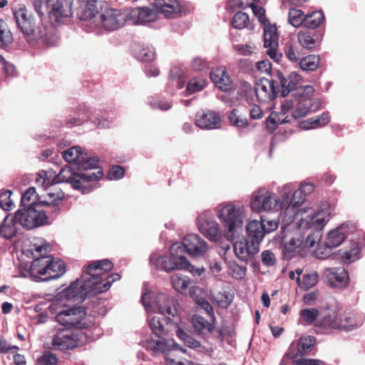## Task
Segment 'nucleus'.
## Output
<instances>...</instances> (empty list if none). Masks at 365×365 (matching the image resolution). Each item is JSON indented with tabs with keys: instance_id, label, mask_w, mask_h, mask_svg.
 <instances>
[{
	"instance_id": "46",
	"label": "nucleus",
	"mask_w": 365,
	"mask_h": 365,
	"mask_svg": "<svg viewBox=\"0 0 365 365\" xmlns=\"http://www.w3.org/2000/svg\"><path fill=\"white\" fill-rule=\"evenodd\" d=\"M13 41V36L7 24L0 19V48H4Z\"/></svg>"
},
{
	"instance_id": "20",
	"label": "nucleus",
	"mask_w": 365,
	"mask_h": 365,
	"mask_svg": "<svg viewBox=\"0 0 365 365\" xmlns=\"http://www.w3.org/2000/svg\"><path fill=\"white\" fill-rule=\"evenodd\" d=\"M286 187H284V190ZM314 191V185L311 183H303L301 184L299 189L296 190L290 197V194L286 191H284L283 195L285 196L284 205L288 207L292 206L297 207L299 205L301 202L304 200V197L307 195L312 193Z\"/></svg>"
},
{
	"instance_id": "57",
	"label": "nucleus",
	"mask_w": 365,
	"mask_h": 365,
	"mask_svg": "<svg viewBox=\"0 0 365 365\" xmlns=\"http://www.w3.org/2000/svg\"><path fill=\"white\" fill-rule=\"evenodd\" d=\"M170 78L171 80H177V88L181 89L184 87L185 81L183 78L182 71L178 68L173 67L170 69Z\"/></svg>"
},
{
	"instance_id": "41",
	"label": "nucleus",
	"mask_w": 365,
	"mask_h": 365,
	"mask_svg": "<svg viewBox=\"0 0 365 365\" xmlns=\"http://www.w3.org/2000/svg\"><path fill=\"white\" fill-rule=\"evenodd\" d=\"M285 356L292 360L293 365L300 364L301 361H304L301 351L300 344H291Z\"/></svg>"
},
{
	"instance_id": "28",
	"label": "nucleus",
	"mask_w": 365,
	"mask_h": 365,
	"mask_svg": "<svg viewBox=\"0 0 365 365\" xmlns=\"http://www.w3.org/2000/svg\"><path fill=\"white\" fill-rule=\"evenodd\" d=\"M233 247L236 256L242 261H247L250 256H254L259 250V247L250 243L247 239L244 242H236Z\"/></svg>"
},
{
	"instance_id": "55",
	"label": "nucleus",
	"mask_w": 365,
	"mask_h": 365,
	"mask_svg": "<svg viewBox=\"0 0 365 365\" xmlns=\"http://www.w3.org/2000/svg\"><path fill=\"white\" fill-rule=\"evenodd\" d=\"M285 56L292 62L297 63L300 59L301 53L299 47L287 44L284 48Z\"/></svg>"
},
{
	"instance_id": "60",
	"label": "nucleus",
	"mask_w": 365,
	"mask_h": 365,
	"mask_svg": "<svg viewBox=\"0 0 365 365\" xmlns=\"http://www.w3.org/2000/svg\"><path fill=\"white\" fill-rule=\"evenodd\" d=\"M262 262L264 266L271 267L276 264L277 259L271 250H264L261 254Z\"/></svg>"
},
{
	"instance_id": "25",
	"label": "nucleus",
	"mask_w": 365,
	"mask_h": 365,
	"mask_svg": "<svg viewBox=\"0 0 365 365\" xmlns=\"http://www.w3.org/2000/svg\"><path fill=\"white\" fill-rule=\"evenodd\" d=\"M329 219L327 211L320 210L317 212H314L309 214L306 219L302 220V223H305L306 226L309 228L314 229V231L319 230L321 232Z\"/></svg>"
},
{
	"instance_id": "52",
	"label": "nucleus",
	"mask_w": 365,
	"mask_h": 365,
	"mask_svg": "<svg viewBox=\"0 0 365 365\" xmlns=\"http://www.w3.org/2000/svg\"><path fill=\"white\" fill-rule=\"evenodd\" d=\"M212 296L213 302H215L220 307L227 308L232 303V296L225 292H218Z\"/></svg>"
},
{
	"instance_id": "61",
	"label": "nucleus",
	"mask_w": 365,
	"mask_h": 365,
	"mask_svg": "<svg viewBox=\"0 0 365 365\" xmlns=\"http://www.w3.org/2000/svg\"><path fill=\"white\" fill-rule=\"evenodd\" d=\"M205 84V81L203 79L192 78L188 82L187 90L191 93L198 92L204 88Z\"/></svg>"
},
{
	"instance_id": "18",
	"label": "nucleus",
	"mask_w": 365,
	"mask_h": 365,
	"mask_svg": "<svg viewBox=\"0 0 365 365\" xmlns=\"http://www.w3.org/2000/svg\"><path fill=\"white\" fill-rule=\"evenodd\" d=\"M71 15L72 12L70 5H64L63 1L60 0H51L48 11V19L51 22L63 23Z\"/></svg>"
},
{
	"instance_id": "4",
	"label": "nucleus",
	"mask_w": 365,
	"mask_h": 365,
	"mask_svg": "<svg viewBox=\"0 0 365 365\" xmlns=\"http://www.w3.org/2000/svg\"><path fill=\"white\" fill-rule=\"evenodd\" d=\"M301 81L302 76L295 72L286 76L282 72L277 71L274 78L269 80L262 78L257 83V98L260 102H268L274 99L280 91L281 96L284 98L291 91L302 88L299 86Z\"/></svg>"
},
{
	"instance_id": "23",
	"label": "nucleus",
	"mask_w": 365,
	"mask_h": 365,
	"mask_svg": "<svg viewBox=\"0 0 365 365\" xmlns=\"http://www.w3.org/2000/svg\"><path fill=\"white\" fill-rule=\"evenodd\" d=\"M247 240L250 243L259 248V245L262 241L265 234V227L263 222L258 220H252L246 227Z\"/></svg>"
},
{
	"instance_id": "8",
	"label": "nucleus",
	"mask_w": 365,
	"mask_h": 365,
	"mask_svg": "<svg viewBox=\"0 0 365 365\" xmlns=\"http://www.w3.org/2000/svg\"><path fill=\"white\" fill-rule=\"evenodd\" d=\"M14 16L21 32L28 38L41 39L47 43L48 32L45 27L36 29L34 17L26 8H20L14 12Z\"/></svg>"
},
{
	"instance_id": "3",
	"label": "nucleus",
	"mask_w": 365,
	"mask_h": 365,
	"mask_svg": "<svg viewBox=\"0 0 365 365\" xmlns=\"http://www.w3.org/2000/svg\"><path fill=\"white\" fill-rule=\"evenodd\" d=\"M103 175L101 170L95 173L78 168V170L75 172L70 166H65L52 179L48 178L46 171H40L36 178V183L48 187L55 184L66 182L70 184L73 189L81 190L82 193H87L93 190L91 182L98 180Z\"/></svg>"
},
{
	"instance_id": "50",
	"label": "nucleus",
	"mask_w": 365,
	"mask_h": 365,
	"mask_svg": "<svg viewBox=\"0 0 365 365\" xmlns=\"http://www.w3.org/2000/svg\"><path fill=\"white\" fill-rule=\"evenodd\" d=\"M173 331H175L178 338L184 342H197L196 340H193L191 331L184 327H180L174 323Z\"/></svg>"
},
{
	"instance_id": "13",
	"label": "nucleus",
	"mask_w": 365,
	"mask_h": 365,
	"mask_svg": "<svg viewBox=\"0 0 365 365\" xmlns=\"http://www.w3.org/2000/svg\"><path fill=\"white\" fill-rule=\"evenodd\" d=\"M173 322L167 317L165 318H160L159 317H153L150 322L149 325L153 333L159 338L155 342H168L170 337L173 336L170 332L173 331ZM150 342H155L151 340Z\"/></svg>"
},
{
	"instance_id": "42",
	"label": "nucleus",
	"mask_w": 365,
	"mask_h": 365,
	"mask_svg": "<svg viewBox=\"0 0 365 365\" xmlns=\"http://www.w3.org/2000/svg\"><path fill=\"white\" fill-rule=\"evenodd\" d=\"M329 115L328 113H323L321 116L312 117L303 123V127L305 129L324 126L329 122Z\"/></svg>"
},
{
	"instance_id": "34",
	"label": "nucleus",
	"mask_w": 365,
	"mask_h": 365,
	"mask_svg": "<svg viewBox=\"0 0 365 365\" xmlns=\"http://www.w3.org/2000/svg\"><path fill=\"white\" fill-rule=\"evenodd\" d=\"M195 331L198 334H205L211 332L213 329V321H208L200 314H195L192 318Z\"/></svg>"
},
{
	"instance_id": "54",
	"label": "nucleus",
	"mask_w": 365,
	"mask_h": 365,
	"mask_svg": "<svg viewBox=\"0 0 365 365\" xmlns=\"http://www.w3.org/2000/svg\"><path fill=\"white\" fill-rule=\"evenodd\" d=\"M12 192L11 190H5L0 194V206L5 211H10L14 207L13 199H11Z\"/></svg>"
},
{
	"instance_id": "5",
	"label": "nucleus",
	"mask_w": 365,
	"mask_h": 365,
	"mask_svg": "<svg viewBox=\"0 0 365 365\" xmlns=\"http://www.w3.org/2000/svg\"><path fill=\"white\" fill-rule=\"evenodd\" d=\"M351 237V247L347 250H339L343 263L349 264L359 258V235L356 226L350 222H345L331 230L327 235L324 245L326 248L332 249L339 246L346 238Z\"/></svg>"
},
{
	"instance_id": "38",
	"label": "nucleus",
	"mask_w": 365,
	"mask_h": 365,
	"mask_svg": "<svg viewBox=\"0 0 365 365\" xmlns=\"http://www.w3.org/2000/svg\"><path fill=\"white\" fill-rule=\"evenodd\" d=\"M324 16L322 11H314L305 16L303 28L309 30L317 29L324 21Z\"/></svg>"
},
{
	"instance_id": "15",
	"label": "nucleus",
	"mask_w": 365,
	"mask_h": 365,
	"mask_svg": "<svg viewBox=\"0 0 365 365\" xmlns=\"http://www.w3.org/2000/svg\"><path fill=\"white\" fill-rule=\"evenodd\" d=\"M183 247L184 253L187 252L190 256H202L207 250V242L197 234L186 235L180 243Z\"/></svg>"
},
{
	"instance_id": "31",
	"label": "nucleus",
	"mask_w": 365,
	"mask_h": 365,
	"mask_svg": "<svg viewBox=\"0 0 365 365\" xmlns=\"http://www.w3.org/2000/svg\"><path fill=\"white\" fill-rule=\"evenodd\" d=\"M130 16L135 23H145L153 20L155 13L148 7H137L130 11Z\"/></svg>"
},
{
	"instance_id": "2",
	"label": "nucleus",
	"mask_w": 365,
	"mask_h": 365,
	"mask_svg": "<svg viewBox=\"0 0 365 365\" xmlns=\"http://www.w3.org/2000/svg\"><path fill=\"white\" fill-rule=\"evenodd\" d=\"M65 197L64 192L60 190L56 192H48L40 201L38 207H21L14 215L19 225L31 230L48 223V217H56L60 212V204Z\"/></svg>"
},
{
	"instance_id": "6",
	"label": "nucleus",
	"mask_w": 365,
	"mask_h": 365,
	"mask_svg": "<svg viewBox=\"0 0 365 365\" xmlns=\"http://www.w3.org/2000/svg\"><path fill=\"white\" fill-rule=\"evenodd\" d=\"M170 256H150V262L155 264L159 270L170 272L175 269H187L193 272V267L184 256V250L178 242L172 245L170 250Z\"/></svg>"
},
{
	"instance_id": "59",
	"label": "nucleus",
	"mask_w": 365,
	"mask_h": 365,
	"mask_svg": "<svg viewBox=\"0 0 365 365\" xmlns=\"http://www.w3.org/2000/svg\"><path fill=\"white\" fill-rule=\"evenodd\" d=\"M219 334L222 341H229L232 339V338L235 336L236 332L232 326L223 325L219 330Z\"/></svg>"
},
{
	"instance_id": "49",
	"label": "nucleus",
	"mask_w": 365,
	"mask_h": 365,
	"mask_svg": "<svg viewBox=\"0 0 365 365\" xmlns=\"http://www.w3.org/2000/svg\"><path fill=\"white\" fill-rule=\"evenodd\" d=\"M98 14V2L96 1L88 3L80 15V19L83 21L91 20L96 18Z\"/></svg>"
},
{
	"instance_id": "64",
	"label": "nucleus",
	"mask_w": 365,
	"mask_h": 365,
	"mask_svg": "<svg viewBox=\"0 0 365 365\" xmlns=\"http://www.w3.org/2000/svg\"><path fill=\"white\" fill-rule=\"evenodd\" d=\"M197 304L206 312L210 321H214L213 309L211 304L205 299H198Z\"/></svg>"
},
{
	"instance_id": "10",
	"label": "nucleus",
	"mask_w": 365,
	"mask_h": 365,
	"mask_svg": "<svg viewBox=\"0 0 365 365\" xmlns=\"http://www.w3.org/2000/svg\"><path fill=\"white\" fill-rule=\"evenodd\" d=\"M145 349L153 356L164 354L167 365H175V360L186 353V349L178 344H146Z\"/></svg>"
},
{
	"instance_id": "11",
	"label": "nucleus",
	"mask_w": 365,
	"mask_h": 365,
	"mask_svg": "<svg viewBox=\"0 0 365 365\" xmlns=\"http://www.w3.org/2000/svg\"><path fill=\"white\" fill-rule=\"evenodd\" d=\"M63 157L68 163H75L79 169L84 171L98 168L99 163V158L97 156L93 158L85 156L79 146H74L63 151Z\"/></svg>"
},
{
	"instance_id": "7",
	"label": "nucleus",
	"mask_w": 365,
	"mask_h": 365,
	"mask_svg": "<svg viewBox=\"0 0 365 365\" xmlns=\"http://www.w3.org/2000/svg\"><path fill=\"white\" fill-rule=\"evenodd\" d=\"M244 207L232 202L221 204L217 207V217L226 230L225 237L232 238L237 229L242 226Z\"/></svg>"
},
{
	"instance_id": "32",
	"label": "nucleus",
	"mask_w": 365,
	"mask_h": 365,
	"mask_svg": "<svg viewBox=\"0 0 365 365\" xmlns=\"http://www.w3.org/2000/svg\"><path fill=\"white\" fill-rule=\"evenodd\" d=\"M45 196L46 195L39 197L36 192V188L34 187H31L28 190H26V191L21 196V207H38V205H40V201H43V197Z\"/></svg>"
},
{
	"instance_id": "51",
	"label": "nucleus",
	"mask_w": 365,
	"mask_h": 365,
	"mask_svg": "<svg viewBox=\"0 0 365 365\" xmlns=\"http://www.w3.org/2000/svg\"><path fill=\"white\" fill-rule=\"evenodd\" d=\"M297 281L298 284L303 289H309L317 283L318 275L317 273L304 274L302 282L300 281V278L299 277H297Z\"/></svg>"
},
{
	"instance_id": "26",
	"label": "nucleus",
	"mask_w": 365,
	"mask_h": 365,
	"mask_svg": "<svg viewBox=\"0 0 365 365\" xmlns=\"http://www.w3.org/2000/svg\"><path fill=\"white\" fill-rule=\"evenodd\" d=\"M327 277L329 284L334 287H344L349 280L348 272L342 267H334L327 269Z\"/></svg>"
},
{
	"instance_id": "43",
	"label": "nucleus",
	"mask_w": 365,
	"mask_h": 365,
	"mask_svg": "<svg viewBox=\"0 0 365 365\" xmlns=\"http://www.w3.org/2000/svg\"><path fill=\"white\" fill-rule=\"evenodd\" d=\"M300 45L307 49H312L316 46V41L310 31L301 30L297 35Z\"/></svg>"
},
{
	"instance_id": "45",
	"label": "nucleus",
	"mask_w": 365,
	"mask_h": 365,
	"mask_svg": "<svg viewBox=\"0 0 365 365\" xmlns=\"http://www.w3.org/2000/svg\"><path fill=\"white\" fill-rule=\"evenodd\" d=\"M136 58L141 61H151L155 58V52L153 48L148 46H137L134 48Z\"/></svg>"
},
{
	"instance_id": "30",
	"label": "nucleus",
	"mask_w": 365,
	"mask_h": 365,
	"mask_svg": "<svg viewBox=\"0 0 365 365\" xmlns=\"http://www.w3.org/2000/svg\"><path fill=\"white\" fill-rule=\"evenodd\" d=\"M49 261L50 256H40L34 259L30 267L31 275L34 277H37L38 275L46 277Z\"/></svg>"
},
{
	"instance_id": "29",
	"label": "nucleus",
	"mask_w": 365,
	"mask_h": 365,
	"mask_svg": "<svg viewBox=\"0 0 365 365\" xmlns=\"http://www.w3.org/2000/svg\"><path fill=\"white\" fill-rule=\"evenodd\" d=\"M19 224L17 220L14 219V216L6 215L0 224V236L5 239H12L17 233Z\"/></svg>"
},
{
	"instance_id": "14",
	"label": "nucleus",
	"mask_w": 365,
	"mask_h": 365,
	"mask_svg": "<svg viewBox=\"0 0 365 365\" xmlns=\"http://www.w3.org/2000/svg\"><path fill=\"white\" fill-rule=\"evenodd\" d=\"M128 12L115 9H106L100 14L99 19L103 27L107 30H116L124 25Z\"/></svg>"
},
{
	"instance_id": "35",
	"label": "nucleus",
	"mask_w": 365,
	"mask_h": 365,
	"mask_svg": "<svg viewBox=\"0 0 365 365\" xmlns=\"http://www.w3.org/2000/svg\"><path fill=\"white\" fill-rule=\"evenodd\" d=\"M48 267L47 269L46 277L43 278L44 280L56 279L64 274L65 264L63 261H55L54 259L50 256V261L48 262Z\"/></svg>"
},
{
	"instance_id": "44",
	"label": "nucleus",
	"mask_w": 365,
	"mask_h": 365,
	"mask_svg": "<svg viewBox=\"0 0 365 365\" xmlns=\"http://www.w3.org/2000/svg\"><path fill=\"white\" fill-rule=\"evenodd\" d=\"M305 16L304 12L298 9L292 8L289 11L288 21L294 27L298 28L300 26H304Z\"/></svg>"
},
{
	"instance_id": "36",
	"label": "nucleus",
	"mask_w": 365,
	"mask_h": 365,
	"mask_svg": "<svg viewBox=\"0 0 365 365\" xmlns=\"http://www.w3.org/2000/svg\"><path fill=\"white\" fill-rule=\"evenodd\" d=\"M287 237L282 239V252L284 258L289 259L293 256V253L298 247H302V242L299 235L292 236L288 240H286Z\"/></svg>"
},
{
	"instance_id": "56",
	"label": "nucleus",
	"mask_w": 365,
	"mask_h": 365,
	"mask_svg": "<svg viewBox=\"0 0 365 365\" xmlns=\"http://www.w3.org/2000/svg\"><path fill=\"white\" fill-rule=\"evenodd\" d=\"M319 315V311L315 308L304 309L300 311L301 318L308 324H312Z\"/></svg>"
},
{
	"instance_id": "63",
	"label": "nucleus",
	"mask_w": 365,
	"mask_h": 365,
	"mask_svg": "<svg viewBox=\"0 0 365 365\" xmlns=\"http://www.w3.org/2000/svg\"><path fill=\"white\" fill-rule=\"evenodd\" d=\"M192 68L197 71H203L208 68V63L200 57L195 58L191 64Z\"/></svg>"
},
{
	"instance_id": "12",
	"label": "nucleus",
	"mask_w": 365,
	"mask_h": 365,
	"mask_svg": "<svg viewBox=\"0 0 365 365\" xmlns=\"http://www.w3.org/2000/svg\"><path fill=\"white\" fill-rule=\"evenodd\" d=\"M197 225L200 232L210 240L218 242L222 237V231L210 212L201 213L197 219Z\"/></svg>"
},
{
	"instance_id": "53",
	"label": "nucleus",
	"mask_w": 365,
	"mask_h": 365,
	"mask_svg": "<svg viewBox=\"0 0 365 365\" xmlns=\"http://www.w3.org/2000/svg\"><path fill=\"white\" fill-rule=\"evenodd\" d=\"M51 1V0H32L34 8L41 18L46 14L48 16Z\"/></svg>"
},
{
	"instance_id": "16",
	"label": "nucleus",
	"mask_w": 365,
	"mask_h": 365,
	"mask_svg": "<svg viewBox=\"0 0 365 365\" xmlns=\"http://www.w3.org/2000/svg\"><path fill=\"white\" fill-rule=\"evenodd\" d=\"M155 307L158 309L159 313L167 317L168 319L170 317H173L178 314V301L170 295L164 293H158L155 298Z\"/></svg>"
},
{
	"instance_id": "33",
	"label": "nucleus",
	"mask_w": 365,
	"mask_h": 365,
	"mask_svg": "<svg viewBox=\"0 0 365 365\" xmlns=\"http://www.w3.org/2000/svg\"><path fill=\"white\" fill-rule=\"evenodd\" d=\"M322 237V233L319 230L312 231L310 234H309L305 240L301 239L302 242V248H312L315 247L317 245L316 253L317 255H322L319 256L321 258H324L328 255V253H324V252H320L321 248L319 247V242Z\"/></svg>"
},
{
	"instance_id": "9",
	"label": "nucleus",
	"mask_w": 365,
	"mask_h": 365,
	"mask_svg": "<svg viewBox=\"0 0 365 365\" xmlns=\"http://www.w3.org/2000/svg\"><path fill=\"white\" fill-rule=\"evenodd\" d=\"M285 196L280 200L273 193L266 188H259L252 193L250 207L252 211L259 212L262 211L278 210L288 207L284 205Z\"/></svg>"
},
{
	"instance_id": "21",
	"label": "nucleus",
	"mask_w": 365,
	"mask_h": 365,
	"mask_svg": "<svg viewBox=\"0 0 365 365\" xmlns=\"http://www.w3.org/2000/svg\"><path fill=\"white\" fill-rule=\"evenodd\" d=\"M221 120L220 115L214 112L207 110L198 113L195 116V124L202 129H216L220 126Z\"/></svg>"
},
{
	"instance_id": "62",
	"label": "nucleus",
	"mask_w": 365,
	"mask_h": 365,
	"mask_svg": "<svg viewBox=\"0 0 365 365\" xmlns=\"http://www.w3.org/2000/svg\"><path fill=\"white\" fill-rule=\"evenodd\" d=\"M125 175V170L120 165H113L108 173L109 180H118L123 178Z\"/></svg>"
},
{
	"instance_id": "58",
	"label": "nucleus",
	"mask_w": 365,
	"mask_h": 365,
	"mask_svg": "<svg viewBox=\"0 0 365 365\" xmlns=\"http://www.w3.org/2000/svg\"><path fill=\"white\" fill-rule=\"evenodd\" d=\"M58 359L54 354L49 351L44 353L37 361L36 365H56Z\"/></svg>"
},
{
	"instance_id": "40",
	"label": "nucleus",
	"mask_w": 365,
	"mask_h": 365,
	"mask_svg": "<svg viewBox=\"0 0 365 365\" xmlns=\"http://www.w3.org/2000/svg\"><path fill=\"white\" fill-rule=\"evenodd\" d=\"M320 58L318 55H308L301 58L299 64L302 70L306 71H316L319 65Z\"/></svg>"
},
{
	"instance_id": "1",
	"label": "nucleus",
	"mask_w": 365,
	"mask_h": 365,
	"mask_svg": "<svg viewBox=\"0 0 365 365\" xmlns=\"http://www.w3.org/2000/svg\"><path fill=\"white\" fill-rule=\"evenodd\" d=\"M113 267V264L108 259L97 260L89 264L84 269L82 279H76L61 292L63 297L73 302H83L90 299L87 309L91 308L93 314H103L105 312V300L96 297L97 294L108 290L113 282L119 280L120 275L113 273L106 277L103 275ZM86 308L78 306H65L56 315V320L66 329L59 330L53 336L52 342H78L81 341L78 334H73L72 328L82 329V321L86 316Z\"/></svg>"
},
{
	"instance_id": "27",
	"label": "nucleus",
	"mask_w": 365,
	"mask_h": 365,
	"mask_svg": "<svg viewBox=\"0 0 365 365\" xmlns=\"http://www.w3.org/2000/svg\"><path fill=\"white\" fill-rule=\"evenodd\" d=\"M364 317L354 312H344L339 317V329L351 330L362 326Z\"/></svg>"
},
{
	"instance_id": "22",
	"label": "nucleus",
	"mask_w": 365,
	"mask_h": 365,
	"mask_svg": "<svg viewBox=\"0 0 365 365\" xmlns=\"http://www.w3.org/2000/svg\"><path fill=\"white\" fill-rule=\"evenodd\" d=\"M320 108V103L317 100L301 97L297 104L295 110L292 113V117L298 119L306 116L307 114L315 112Z\"/></svg>"
},
{
	"instance_id": "24",
	"label": "nucleus",
	"mask_w": 365,
	"mask_h": 365,
	"mask_svg": "<svg viewBox=\"0 0 365 365\" xmlns=\"http://www.w3.org/2000/svg\"><path fill=\"white\" fill-rule=\"evenodd\" d=\"M210 76L215 85L222 91L227 92L232 89V81L225 67L216 68L210 72Z\"/></svg>"
},
{
	"instance_id": "47",
	"label": "nucleus",
	"mask_w": 365,
	"mask_h": 365,
	"mask_svg": "<svg viewBox=\"0 0 365 365\" xmlns=\"http://www.w3.org/2000/svg\"><path fill=\"white\" fill-rule=\"evenodd\" d=\"M171 282L173 288L182 293L187 290L190 283V279L187 277H182L178 274H173L171 277Z\"/></svg>"
},
{
	"instance_id": "19",
	"label": "nucleus",
	"mask_w": 365,
	"mask_h": 365,
	"mask_svg": "<svg viewBox=\"0 0 365 365\" xmlns=\"http://www.w3.org/2000/svg\"><path fill=\"white\" fill-rule=\"evenodd\" d=\"M153 5L157 11L167 19L179 16L182 6L178 0H155Z\"/></svg>"
},
{
	"instance_id": "39",
	"label": "nucleus",
	"mask_w": 365,
	"mask_h": 365,
	"mask_svg": "<svg viewBox=\"0 0 365 365\" xmlns=\"http://www.w3.org/2000/svg\"><path fill=\"white\" fill-rule=\"evenodd\" d=\"M228 119L230 124L236 127L239 130L247 128L250 125L247 118L242 116L236 108L230 111Z\"/></svg>"
},
{
	"instance_id": "17",
	"label": "nucleus",
	"mask_w": 365,
	"mask_h": 365,
	"mask_svg": "<svg viewBox=\"0 0 365 365\" xmlns=\"http://www.w3.org/2000/svg\"><path fill=\"white\" fill-rule=\"evenodd\" d=\"M321 314L322 319L317 324V333L328 334L332 329H339V318L335 309H327Z\"/></svg>"
},
{
	"instance_id": "37",
	"label": "nucleus",
	"mask_w": 365,
	"mask_h": 365,
	"mask_svg": "<svg viewBox=\"0 0 365 365\" xmlns=\"http://www.w3.org/2000/svg\"><path fill=\"white\" fill-rule=\"evenodd\" d=\"M264 45L266 48H269L267 54L272 58L277 56L276 48L277 47V37L276 34L271 31L264 29Z\"/></svg>"
},
{
	"instance_id": "48",
	"label": "nucleus",
	"mask_w": 365,
	"mask_h": 365,
	"mask_svg": "<svg viewBox=\"0 0 365 365\" xmlns=\"http://www.w3.org/2000/svg\"><path fill=\"white\" fill-rule=\"evenodd\" d=\"M250 18L247 14L239 11L237 12L232 19V25L237 29H242L248 26Z\"/></svg>"
}]
</instances>
